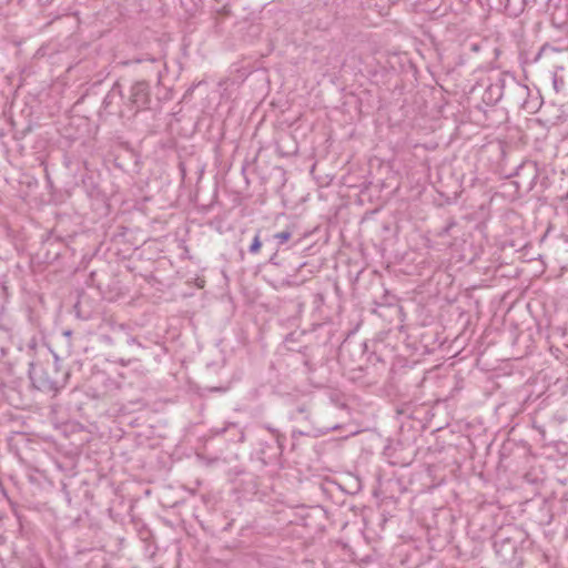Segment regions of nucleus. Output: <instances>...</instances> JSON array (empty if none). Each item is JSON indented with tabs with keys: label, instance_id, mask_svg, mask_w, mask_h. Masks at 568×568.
Segmentation results:
<instances>
[{
	"label": "nucleus",
	"instance_id": "1",
	"mask_svg": "<svg viewBox=\"0 0 568 568\" xmlns=\"http://www.w3.org/2000/svg\"><path fill=\"white\" fill-rule=\"evenodd\" d=\"M489 81L481 98L485 104L495 105L503 98L514 105H521L526 101L528 87L519 83L509 72H499Z\"/></svg>",
	"mask_w": 568,
	"mask_h": 568
},
{
	"label": "nucleus",
	"instance_id": "2",
	"mask_svg": "<svg viewBox=\"0 0 568 568\" xmlns=\"http://www.w3.org/2000/svg\"><path fill=\"white\" fill-rule=\"evenodd\" d=\"M29 377L34 388L43 393H57L63 388L69 372L62 371L57 361L45 364H31Z\"/></svg>",
	"mask_w": 568,
	"mask_h": 568
},
{
	"label": "nucleus",
	"instance_id": "3",
	"mask_svg": "<svg viewBox=\"0 0 568 568\" xmlns=\"http://www.w3.org/2000/svg\"><path fill=\"white\" fill-rule=\"evenodd\" d=\"M119 95L123 99V104L134 115L142 110H149L152 101L150 83L145 80H138L132 83L128 95L119 90Z\"/></svg>",
	"mask_w": 568,
	"mask_h": 568
},
{
	"label": "nucleus",
	"instance_id": "4",
	"mask_svg": "<svg viewBox=\"0 0 568 568\" xmlns=\"http://www.w3.org/2000/svg\"><path fill=\"white\" fill-rule=\"evenodd\" d=\"M115 338L119 345H126L129 347H133L131 352V357L128 359L129 362L141 359L145 347L140 342H138L135 337L129 335L124 331V327L122 325L118 329H115Z\"/></svg>",
	"mask_w": 568,
	"mask_h": 568
},
{
	"label": "nucleus",
	"instance_id": "5",
	"mask_svg": "<svg viewBox=\"0 0 568 568\" xmlns=\"http://www.w3.org/2000/svg\"><path fill=\"white\" fill-rule=\"evenodd\" d=\"M554 88L557 92L564 89L568 83V52H564V61L561 64L555 67L552 74Z\"/></svg>",
	"mask_w": 568,
	"mask_h": 568
},
{
	"label": "nucleus",
	"instance_id": "6",
	"mask_svg": "<svg viewBox=\"0 0 568 568\" xmlns=\"http://www.w3.org/2000/svg\"><path fill=\"white\" fill-rule=\"evenodd\" d=\"M276 151L284 156L293 155L297 152V145L292 134L284 133L276 141Z\"/></svg>",
	"mask_w": 568,
	"mask_h": 568
},
{
	"label": "nucleus",
	"instance_id": "7",
	"mask_svg": "<svg viewBox=\"0 0 568 568\" xmlns=\"http://www.w3.org/2000/svg\"><path fill=\"white\" fill-rule=\"evenodd\" d=\"M516 176L526 178L529 181L527 182V187L531 189L535 184V180L537 179V168L534 162L523 163L517 168Z\"/></svg>",
	"mask_w": 568,
	"mask_h": 568
},
{
	"label": "nucleus",
	"instance_id": "8",
	"mask_svg": "<svg viewBox=\"0 0 568 568\" xmlns=\"http://www.w3.org/2000/svg\"><path fill=\"white\" fill-rule=\"evenodd\" d=\"M263 242L268 244L270 236L267 234H265L263 230H257V232H256L255 236L253 237V241L248 247V252L254 255L257 254L261 251Z\"/></svg>",
	"mask_w": 568,
	"mask_h": 568
},
{
	"label": "nucleus",
	"instance_id": "9",
	"mask_svg": "<svg viewBox=\"0 0 568 568\" xmlns=\"http://www.w3.org/2000/svg\"><path fill=\"white\" fill-rule=\"evenodd\" d=\"M294 235V232L291 227H286L285 230L281 231V232H276L274 234H272L270 236V240L272 239L273 241H275L276 243V246L275 247H278V250L285 245L286 243L290 242V240H292Z\"/></svg>",
	"mask_w": 568,
	"mask_h": 568
},
{
	"label": "nucleus",
	"instance_id": "10",
	"mask_svg": "<svg viewBox=\"0 0 568 568\" xmlns=\"http://www.w3.org/2000/svg\"><path fill=\"white\" fill-rule=\"evenodd\" d=\"M499 3L504 6L510 17H517L524 10V0H518L516 3H513L511 0H499Z\"/></svg>",
	"mask_w": 568,
	"mask_h": 568
},
{
	"label": "nucleus",
	"instance_id": "11",
	"mask_svg": "<svg viewBox=\"0 0 568 568\" xmlns=\"http://www.w3.org/2000/svg\"><path fill=\"white\" fill-rule=\"evenodd\" d=\"M119 90H121V87L120 84L116 82L114 83V85L112 87L111 91L105 95V98L103 99V106L104 109H108L110 106V104L112 103V100L114 99V97L116 95V93L119 94Z\"/></svg>",
	"mask_w": 568,
	"mask_h": 568
},
{
	"label": "nucleus",
	"instance_id": "12",
	"mask_svg": "<svg viewBox=\"0 0 568 568\" xmlns=\"http://www.w3.org/2000/svg\"><path fill=\"white\" fill-rule=\"evenodd\" d=\"M457 225V222L455 219H449L446 223V225L438 232V236L439 237H445V236H448L450 234V231L453 227H455Z\"/></svg>",
	"mask_w": 568,
	"mask_h": 568
},
{
	"label": "nucleus",
	"instance_id": "13",
	"mask_svg": "<svg viewBox=\"0 0 568 568\" xmlns=\"http://www.w3.org/2000/svg\"><path fill=\"white\" fill-rule=\"evenodd\" d=\"M296 413H297L298 415H302V416H303V418H304L305 420H308V422H311V423H312V419H311V407H310V405L302 404V405L297 406V407H296Z\"/></svg>",
	"mask_w": 568,
	"mask_h": 568
},
{
	"label": "nucleus",
	"instance_id": "14",
	"mask_svg": "<svg viewBox=\"0 0 568 568\" xmlns=\"http://www.w3.org/2000/svg\"><path fill=\"white\" fill-rule=\"evenodd\" d=\"M505 545H510V549L511 551H515L516 550V546L511 542V539L510 538H505L503 539L500 542L498 540H495L494 542V547L496 548V551L497 552H500V547L505 546Z\"/></svg>",
	"mask_w": 568,
	"mask_h": 568
},
{
	"label": "nucleus",
	"instance_id": "15",
	"mask_svg": "<svg viewBox=\"0 0 568 568\" xmlns=\"http://www.w3.org/2000/svg\"><path fill=\"white\" fill-rule=\"evenodd\" d=\"M88 195L91 197V199H101L102 197V192L101 190L93 185L90 190H88Z\"/></svg>",
	"mask_w": 568,
	"mask_h": 568
},
{
	"label": "nucleus",
	"instance_id": "16",
	"mask_svg": "<svg viewBox=\"0 0 568 568\" xmlns=\"http://www.w3.org/2000/svg\"><path fill=\"white\" fill-rule=\"evenodd\" d=\"M216 12L219 16L226 18L231 16V8L229 3H223V6L220 9H217Z\"/></svg>",
	"mask_w": 568,
	"mask_h": 568
},
{
	"label": "nucleus",
	"instance_id": "17",
	"mask_svg": "<svg viewBox=\"0 0 568 568\" xmlns=\"http://www.w3.org/2000/svg\"><path fill=\"white\" fill-rule=\"evenodd\" d=\"M278 247H274V252L271 254L270 258H268V262L272 264V265H275V266H280L281 265V262H280V258H278Z\"/></svg>",
	"mask_w": 568,
	"mask_h": 568
},
{
	"label": "nucleus",
	"instance_id": "18",
	"mask_svg": "<svg viewBox=\"0 0 568 568\" xmlns=\"http://www.w3.org/2000/svg\"><path fill=\"white\" fill-rule=\"evenodd\" d=\"M101 341L105 344H109V345H113V344H118L116 343V338H115V334L113 336L111 335H108V334H103L101 335Z\"/></svg>",
	"mask_w": 568,
	"mask_h": 568
},
{
	"label": "nucleus",
	"instance_id": "19",
	"mask_svg": "<svg viewBox=\"0 0 568 568\" xmlns=\"http://www.w3.org/2000/svg\"><path fill=\"white\" fill-rule=\"evenodd\" d=\"M313 303L315 305L316 308L321 307V305H323L324 303V295L322 293H316L313 295Z\"/></svg>",
	"mask_w": 568,
	"mask_h": 568
},
{
	"label": "nucleus",
	"instance_id": "20",
	"mask_svg": "<svg viewBox=\"0 0 568 568\" xmlns=\"http://www.w3.org/2000/svg\"><path fill=\"white\" fill-rule=\"evenodd\" d=\"M412 369H404L399 375H398V379L400 382H407L412 375Z\"/></svg>",
	"mask_w": 568,
	"mask_h": 568
},
{
	"label": "nucleus",
	"instance_id": "21",
	"mask_svg": "<svg viewBox=\"0 0 568 568\" xmlns=\"http://www.w3.org/2000/svg\"><path fill=\"white\" fill-rule=\"evenodd\" d=\"M551 20H552L554 24H556L557 27H561L566 23L565 19H557L556 13L551 14Z\"/></svg>",
	"mask_w": 568,
	"mask_h": 568
},
{
	"label": "nucleus",
	"instance_id": "22",
	"mask_svg": "<svg viewBox=\"0 0 568 568\" xmlns=\"http://www.w3.org/2000/svg\"><path fill=\"white\" fill-rule=\"evenodd\" d=\"M81 301H78V303L74 305L77 312H78V315H80V312H81Z\"/></svg>",
	"mask_w": 568,
	"mask_h": 568
},
{
	"label": "nucleus",
	"instance_id": "23",
	"mask_svg": "<svg viewBox=\"0 0 568 568\" xmlns=\"http://www.w3.org/2000/svg\"><path fill=\"white\" fill-rule=\"evenodd\" d=\"M470 49H471V51H475V52H476V51H478V50H479V44H478V43H473V44L470 45Z\"/></svg>",
	"mask_w": 568,
	"mask_h": 568
},
{
	"label": "nucleus",
	"instance_id": "24",
	"mask_svg": "<svg viewBox=\"0 0 568 568\" xmlns=\"http://www.w3.org/2000/svg\"><path fill=\"white\" fill-rule=\"evenodd\" d=\"M211 390H215V392H225L226 388L224 387H217V388H212Z\"/></svg>",
	"mask_w": 568,
	"mask_h": 568
},
{
	"label": "nucleus",
	"instance_id": "25",
	"mask_svg": "<svg viewBox=\"0 0 568 568\" xmlns=\"http://www.w3.org/2000/svg\"><path fill=\"white\" fill-rule=\"evenodd\" d=\"M283 285L292 286L293 283L291 281H285V282H283Z\"/></svg>",
	"mask_w": 568,
	"mask_h": 568
},
{
	"label": "nucleus",
	"instance_id": "26",
	"mask_svg": "<svg viewBox=\"0 0 568 568\" xmlns=\"http://www.w3.org/2000/svg\"><path fill=\"white\" fill-rule=\"evenodd\" d=\"M280 437H281V435L278 433H276V442L278 443V445H281Z\"/></svg>",
	"mask_w": 568,
	"mask_h": 568
},
{
	"label": "nucleus",
	"instance_id": "27",
	"mask_svg": "<svg viewBox=\"0 0 568 568\" xmlns=\"http://www.w3.org/2000/svg\"><path fill=\"white\" fill-rule=\"evenodd\" d=\"M71 333H72L71 331H65V332H64V335H65V336H70V335H71Z\"/></svg>",
	"mask_w": 568,
	"mask_h": 568
}]
</instances>
